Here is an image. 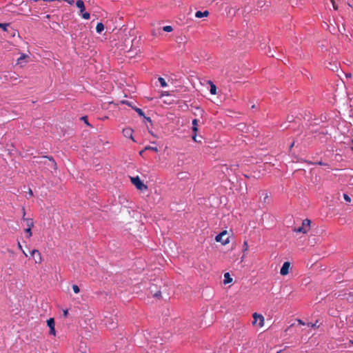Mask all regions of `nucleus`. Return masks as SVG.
<instances>
[{"label":"nucleus","mask_w":353,"mask_h":353,"mask_svg":"<svg viewBox=\"0 0 353 353\" xmlns=\"http://www.w3.org/2000/svg\"><path fill=\"white\" fill-rule=\"evenodd\" d=\"M311 221L310 219H305L302 221L301 226L299 228H294L293 231L296 233L306 234L310 230Z\"/></svg>","instance_id":"obj_1"},{"label":"nucleus","mask_w":353,"mask_h":353,"mask_svg":"<svg viewBox=\"0 0 353 353\" xmlns=\"http://www.w3.org/2000/svg\"><path fill=\"white\" fill-rule=\"evenodd\" d=\"M77 7L79 9V13L81 15L82 18L84 19H89L90 18V14L89 12H85V8L84 5V2L82 0H78L76 2Z\"/></svg>","instance_id":"obj_2"},{"label":"nucleus","mask_w":353,"mask_h":353,"mask_svg":"<svg viewBox=\"0 0 353 353\" xmlns=\"http://www.w3.org/2000/svg\"><path fill=\"white\" fill-rule=\"evenodd\" d=\"M252 317L254 319L252 321V325L254 326L257 325L259 327H262L264 325L265 319L263 315L254 312L252 314Z\"/></svg>","instance_id":"obj_3"},{"label":"nucleus","mask_w":353,"mask_h":353,"mask_svg":"<svg viewBox=\"0 0 353 353\" xmlns=\"http://www.w3.org/2000/svg\"><path fill=\"white\" fill-rule=\"evenodd\" d=\"M228 235V232L224 230L219 233L216 237L215 240L217 242H221L223 245H227L230 243V238Z\"/></svg>","instance_id":"obj_4"},{"label":"nucleus","mask_w":353,"mask_h":353,"mask_svg":"<svg viewBox=\"0 0 353 353\" xmlns=\"http://www.w3.org/2000/svg\"><path fill=\"white\" fill-rule=\"evenodd\" d=\"M131 182L139 190H145L148 189L147 185L143 184L139 176L131 177Z\"/></svg>","instance_id":"obj_5"},{"label":"nucleus","mask_w":353,"mask_h":353,"mask_svg":"<svg viewBox=\"0 0 353 353\" xmlns=\"http://www.w3.org/2000/svg\"><path fill=\"white\" fill-rule=\"evenodd\" d=\"M47 325L50 328L49 334L50 335L55 336L56 335V331H55V322L54 319L53 318H50L47 321Z\"/></svg>","instance_id":"obj_6"},{"label":"nucleus","mask_w":353,"mask_h":353,"mask_svg":"<svg viewBox=\"0 0 353 353\" xmlns=\"http://www.w3.org/2000/svg\"><path fill=\"white\" fill-rule=\"evenodd\" d=\"M290 263L289 261H286L285 262L281 268V270H280V274L282 275V276H285L287 275L288 273H289V270H290Z\"/></svg>","instance_id":"obj_7"},{"label":"nucleus","mask_w":353,"mask_h":353,"mask_svg":"<svg viewBox=\"0 0 353 353\" xmlns=\"http://www.w3.org/2000/svg\"><path fill=\"white\" fill-rule=\"evenodd\" d=\"M43 159H45V160L47 159L48 161V163L46 161H44L43 163L45 164H47L48 166L50 167V168H53L54 170H57V163L55 162V161L52 157H43Z\"/></svg>","instance_id":"obj_8"},{"label":"nucleus","mask_w":353,"mask_h":353,"mask_svg":"<svg viewBox=\"0 0 353 353\" xmlns=\"http://www.w3.org/2000/svg\"><path fill=\"white\" fill-rule=\"evenodd\" d=\"M31 254L34 256L36 263H41L42 262V257L41 253L37 250H33Z\"/></svg>","instance_id":"obj_9"},{"label":"nucleus","mask_w":353,"mask_h":353,"mask_svg":"<svg viewBox=\"0 0 353 353\" xmlns=\"http://www.w3.org/2000/svg\"><path fill=\"white\" fill-rule=\"evenodd\" d=\"M123 136L127 138H130L133 140V130L130 128H126L123 130Z\"/></svg>","instance_id":"obj_10"},{"label":"nucleus","mask_w":353,"mask_h":353,"mask_svg":"<svg viewBox=\"0 0 353 353\" xmlns=\"http://www.w3.org/2000/svg\"><path fill=\"white\" fill-rule=\"evenodd\" d=\"M25 215H26L25 210L23 209V220L26 222V225L28 226L27 228H32L34 226V222H33L32 219H26L25 217Z\"/></svg>","instance_id":"obj_11"},{"label":"nucleus","mask_w":353,"mask_h":353,"mask_svg":"<svg viewBox=\"0 0 353 353\" xmlns=\"http://www.w3.org/2000/svg\"><path fill=\"white\" fill-rule=\"evenodd\" d=\"M209 15V12L208 10H205L204 12L197 11L195 13V17L196 18H201L203 17H208Z\"/></svg>","instance_id":"obj_12"},{"label":"nucleus","mask_w":353,"mask_h":353,"mask_svg":"<svg viewBox=\"0 0 353 353\" xmlns=\"http://www.w3.org/2000/svg\"><path fill=\"white\" fill-rule=\"evenodd\" d=\"M232 281V278L230 276L229 272H226L224 274V284L230 283Z\"/></svg>","instance_id":"obj_13"},{"label":"nucleus","mask_w":353,"mask_h":353,"mask_svg":"<svg viewBox=\"0 0 353 353\" xmlns=\"http://www.w3.org/2000/svg\"><path fill=\"white\" fill-rule=\"evenodd\" d=\"M104 30V25L99 22L97 24L96 31L97 33H101Z\"/></svg>","instance_id":"obj_14"},{"label":"nucleus","mask_w":353,"mask_h":353,"mask_svg":"<svg viewBox=\"0 0 353 353\" xmlns=\"http://www.w3.org/2000/svg\"><path fill=\"white\" fill-rule=\"evenodd\" d=\"M198 120L196 119H193L192 121V130L195 133L198 131Z\"/></svg>","instance_id":"obj_15"},{"label":"nucleus","mask_w":353,"mask_h":353,"mask_svg":"<svg viewBox=\"0 0 353 353\" xmlns=\"http://www.w3.org/2000/svg\"><path fill=\"white\" fill-rule=\"evenodd\" d=\"M133 109L137 112V114L140 116V117H145V114L143 112V111L141 109V108H133Z\"/></svg>","instance_id":"obj_16"},{"label":"nucleus","mask_w":353,"mask_h":353,"mask_svg":"<svg viewBox=\"0 0 353 353\" xmlns=\"http://www.w3.org/2000/svg\"><path fill=\"white\" fill-rule=\"evenodd\" d=\"M144 150H152L155 152H157L159 151V150L157 147H152V146H149V145L145 147Z\"/></svg>","instance_id":"obj_17"},{"label":"nucleus","mask_w":353,"mask_h":353,"mask_svg":"<svg viewBox=\"0 0 353 353\" xmlns=\"http://www.w3.org/2000/svg\"><path fill=\"white\" fill-rule=\"evenodd\" d=\"M159 81L161 87L164 88V87L167 86V83H166L165 80L163 77H159Z\"/></svg>","instance_id":"obj_18"},{"label":"nucleus","mask_w":353,"mask_h":353,"mask_svg":"<svg viewBox=\"0 0 353 353\" xmlns=\"http://www.w3.org/2000/svg\"><path fill=\"white\" fill-rule=\"evenodd\" d=\"M210 93L212 94H215L216 93V87L215 85L211 83L210 85Z\"/></svg>","instance_id":"obj_19"},{"label":"nucleus","mask_w":353,"mask_h":353,"mask_svg":"<svg viewBox=\"0 0 353 353\" xmlns=\"http://www.w3.org/2000/svg\"><path fill=\"white\" fill-rule=\"evenodd\" d=\"M163 30L165 32H170L173 30V28L171 26H165L163 27Z\"/></svg>","instance_id":"obj_20"},{"label":"nucleus","mask_w":353,"mask_h":353,"mask_svg":"<svg viewBox=\"0 0 353 353\" xmlns=\"http://www.w3.org/2000/svg\"><path fill=\"white\" fill-rule=\"evenodd\" d=\"M9 26L8 23H1L0 28H2L4 31H7V28Z\"/></svg>","instance_id":"obj_21"},{"label":"nucleus","mask_w":353,"mask_h":353,"mask_svg":"<svg viewBox=\"0 0 353 353\" xmlns=\"http://www.w3.org/2000/svg\"><path fill=\"white\" fill-rule=\"evenodd\" d=\"M72 290H73L74 292L76 293V294H77V293H79L80 292L79 288L77 285H72Z\"/></svg>","instance_id":"obj_22"},{"label":"nucleus","mask_w":353,"mask_h":353,"mask_svg":"<svg viewBox=\"0 0 353 353\" xmlns=\"http://www.w3.org/2000/svg\"><path fill=\"white\" fill-rule=\"evenodd\" d=\"M121 103L122 104H125V105H128V106H130V107H132V108H134V107L132 106V103H131V102H130V101H127V100H123V101H121Z\"/></svg>","instance_id":"obj_23"},{"label":"nucleus","mask_w":353,"mask_h":353,"mask_svg":"<svg viewBox=\"0 0 353 353\" xmlns=\"http://www.w3.org/2000/svg\"><path fill=\"white\" fill-rule=\"evenodd\" d=\"M31 229H32V228H26V229L25 230V232H26L27 233V234H28V235H27V237H28V238H30V236H32V234Z\"/></svg>","instance_id":"obj_24"},{"label":"nucleus","mask_w":353,"mask_h":353,"mask_svg":"<svg viewBox=\"0 0 353 353\" xmlns=\"http://www.w3.org/2000/svg\"><path fill=\"white\" fill-rule=\"evenodd\" d=\"M17 245H18V248L22 251L23 254L26 256H27L28 255H27V254L26 253V252L23 250V248H22V245H21V243H20V242H19V241H18Z\"/></svg>","instance_id":"obj_25"},{"label":"nucleus","mask_w":353,"mask_h":353,"mask_svg":"<svg viewBox=\"0 0 353 353\" xmlns=\"http://www.w3.org/2000/svg\"><path fill=\"white\" fill-rule=\"evenodd\" d=\"M343 198H344V199H345L347 202H350V201H351V199H350V197L347 194H343Z\"/></svg>","instance_id":"obj_26"},{"label":"nucleus","mask_w":353,"mask_h":353,"mask_svg":"<svg viewBox=\"0 0 353 353\" xmlns=\"http://www.w3.org/2000/svg\"><path fill=\"white\" fill-rule=\"evenodd\" d=\"M243 252H245L248 249V245L247 241H244L243 243Z\"/></svg>","instance_id":"obj_27"},{"label":"nucleus","mask_w":353,"mask_h":353,"mask_svg":"<svg viewBox=\"0 0 353 353\" xmlns=\"http://www.w3.org/2000/svg\"><path fill=\"white\" fill-rule=\"evenodd\" d=\"M81 120H83V121H84V122H85L88 125H90V124H89L88 121V118H87V117H86V116H85V117H82L81 118Z\"/></svg>","instance_id":"obj_28"},{"label":"nucleus","mask_w":353,"mask_h":353,"mask_svg":"<svg viewBox=\"0 0 353 353\" xmlns=\"http://www.w3.org/2000/svg\"><path fill=\"white\" fill-rule=\"evenodd\" d=\"M331 2H332V6H333L334 9L336 10L338 9V6H337V5L336 4V3H335L334 0H331Z\"/></svg>","instance_id":"obj_29"},{"label":"nucleus","mask_w":353,"mask_h":353,"mask_svg":"<svg viewBox=\"0 0 353 353\" xmlns=\"http://www.w3.org/2000/svg\"><path fill=\"white\" fill-rule=\"evenodd\" d=\"M154 297H157V298H159L161 296V292L160 291H158L157 292L154 294Z\"/></svg>","instance_id":"obj_30"},{"label":"nucleus","mask_w":353,"mask_h":353,"mask_svg":"<svg viewBox=\"0 0 353 353\" xmlns=\"http://www.w3.org/2000/svg\"><path fill=\"white\" fill-rule=\"evenodd\" d=\"M265 4L263 1H260L258 2V7L262 8Z\"/></svg>","instance_id":"obj_31"},{"label":"nucleus","mask_w":353,"mask_h":353,"mask_svg":"<svg viewBox=\"0 0 353 353\" xmlns=\"http://www.w3.org/2000/svg\"><path fill=\"white\" fill-rule=\"evenodd\" d=\"M308 325L311 326L312 327H318L316 323H309Z\"/></svg>","instance_id":"obj_32"},{"label":"nucleus","mask_w":353,"mask_h":353,"mask_svg":"<svg viewBox=\"0 0 353 353\" xmlns=\"http://www.w3.org/2000/svg\"><path fill=\"white\" fill-rule=\"evenodd\" d=\"M264 199H263V202H265L266 201V199L268 198V194L267 192H265L264 194Z\"/></svg>","instance_id":"obj_33"},{"label":"nucleus","mask_w":353,"mask_h":353,"mask_svg":"<svg viewBox=\"0 0 353 353\" xmlns=\"http://www.w3.org/2000/svg\"><path fill=\"white\" fill-rule=\"evenodd\" d=\"M68 310H65L63 311V316L65 317H66L68 316Z\"/></svg>","instance_id":"obj_34"},{"label":"nucleus","mask_w":353,"mask_h":353,"mask_svg":"<svg viewBox=\"0 0 353 353\" xmlns=\"http://www.w3.org/2000/svg\"><path fill=\"white\" fill-rule=\"evenodd\" d=\"M26 56L25 54H23L20 57V58L18 59V61H19L21 59H24Z\"/></svg>","instance_id":"obj_35"},{"label":"nucleus","mask_w":353,"mask_h":353,"mask_svg":"<svg viewBox=\"0 0 353 353\" xmlns=\"http://www.w3.org/2000/svg\"><path fill=\"white\" fill-rule=\"evenodd\" d=\"M143 118L145 119L146 121H148L149 122H152V120H151V119L150 117H147L145 116V117H143Z\"/></svg>","instance_id":"obj_36"},{"label":"nucleus","mask_w":353,"mask_h":353,"mask_svg":"<svg viewBox=\"0 0 353 353\" xmlns=\"http://www.w3.org/2000/svg\"><path fill=\"white\" fill-rule=\"evenodd\" d=\"M28 194H29L30 196H32L33 195V192H32L31 189H29Z\"/></svg>","instance_id":"obj_37"},{"label":"nucleus","mask_w":353,"mask_h":353,"mask_svg":"<svg viewBox=\"0 0 353 353\" xmlns=\"http://www.w3.org/2000/svg\"><path fill=\"white\" fill-rule=\"evenodd\" d=\"M298 322L301 325H305L304 322H303L301 320H298Z\"/></svg>","instance_id":"obj_38"},{"label":"nucleus","mask_w":353,"mask_h":353,"mask_svg":"<svg viewBox=\"0 0 353 353\" xmlns=\"http://www.w3.org/2000/svg\"><path fill=\"white\" fill-rule=\"evenodd\" d=\"M196 134L194 136H192V139L194 141H196Z\"/></svg>","instance_id":"obj_39"},{"label":"nucleus","mask_w":353,"mask_h":353,"mask_svg":"<svg viewBox=\"0 0 353 353\" xmlns=\"http://www.w3.org/2000/svg\"><path fill=\"white\" fill-rule=\"evenodd\" d=\"M294 142H292L290 146V149L294 146Z\"/></svg>","instance_id":"obj_40"},{"label":"nucleus","mask_w":353,"mask_h":353,"mask_svg":"<svg viewBox=\"0 0 353 353\" xmlns=\"http://www.w3.org/2000/svg\"><path fill=\"white\" fill-rule=\"evenodd\" d=\"M349 296H352V297H353V292H350V293H349Z\"/></svg>","instance_id":"obj_41"},{"label":"nucleus","mask_w":353,"mask_h":353,"mask_svg":"<svg viewBox=\"0 0 353 353\" xmlns=\"http://www.w3.org/2000/svg\"><path fill=\"white\" fill-rule=\"evenodd\" d=\"M144 151H145L144 150H143L140 151L139 154H140L141 155H142V154H143V152Z\"/></svg>","instance_id":"obj_42"},{"label":"nucleus","mask_w":353,"mask_h":353,"mask_svg":"<svg viewBox=\"0 0 353 353\" xmlns=\"http://www.w3.org/2000/svg\"><path fill=\"white\" fill-rule=\"evenodd\" d=\"M350 344H353V341H350Z\"/></svg>","instance_id":"obj_43"},{"label":"nucleus","mask_w":353,"mask_h":353,"mask_svg":"<svg viewBox=\"0 0 353 353\" xmlns=\"http://www.w3.org/2000/svg\"><path fill=\"white\" fill-rule=\"evenodd\" d=\"M350 76H351V74H346V77H350Z\"/></svg>","instance_id":"obj_44"},{"label":"nucleus","mask_w":353,"mask_h":353,"mask_svg":"<svg viewBox=\"0 0 353 353\" xmlns=\"http://www.w3.org/2000/svg\"><path fill=\"white\" fill-rule=\"evenodd\" d=\"M350 76H351V74H346V77H350Z\"/></svg>","instance_id":"obj_45"},{"label":"nucleus","mask_w":353,"mask_h":353,"mask_svg":"<svg viewBox=\"0 0 353 353\" xmlns=\"http://www.w3.org/2000/svg\"><path fill=\"white\" fill-rule=\"evenodd\" d=\"M350 76H351V74H346V77H350Z\"/></svg>","instance_id":"obj_46"},{"label":"nucleus","mask_w":353,"mask_h":353,"mask_svg":"<svg viewBox=\"0 0 353 353\" xmlns=\"http://www.w3.org/2000/svg\"><path fill=\"white\" fill-rule=\"evenodd\" d=\"M351 148H352V150H353V146H352Z\"/></svg>","instance_id":"obj_47"},{"label":"nucleus","mask_w":353,"mask_h":353,"mask_svg":"<svg viewBox=\"0 0 353 353\" xmlns=\"http://www.w3.org/2000/svg\"><path fill=\"white\" fill-rule=\"evenodd\" d=\"M280 352H281V351H279V352H277V353H280Z\"/></svg>","instance_id":"obj_48"},{"label":"nucleus","mask_w":353,"mask_h":353,"mask_svg":"<svg viewBox=\"0 0 353 353\" xmlns=\"http://www.w3.org/2000/svg\"><path fill=\"white\" fill-rule=\"evenodd\" d=\"M352 142H353V139H352Z\"/></svg>","instance_id":"obj_49"}]
</instances>
